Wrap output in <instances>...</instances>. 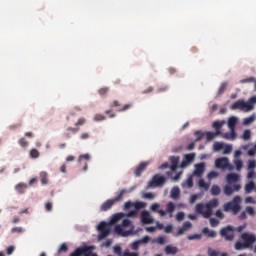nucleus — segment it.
<instances>
[{"instance_id": "obj_1", "label": "nucleus", "mask_w": 256, "mask_h": 256, "mask_svg": "<svg viewBox=\"0 0 256 256\" xmlns=\"http://www.w3.org/2000/svg\"><path fill=\"white\" fill-rule=\"evenodd\" d=\"M215 207H219V200L212 199L206 205L202 203H198L195 207L196 213L199 215H203L204 219H209L211 215H213V209Z\"/></svg>"}, {"instance_id": "obj_2", "label": "nucleus", "mask_w": 256, "mask_h": 256, "mask_svg": "<svg viewBox=\"0 0 256 256\" xmlns=\"http://www.w3.org/2000/svg\"><path fill=\"white\" fill-rule=\"evenodd\" d=\"M256 96L251 97L247 102L245 100H237L231 106V109H240V111H244L245 113H249V111H253L255 109Z\"/></svg>"}, {"instance_id": "obj_3", "label": "nucleus", "mask_w": 256, "mask_h": 256, "mask_svg": "<svg viewBox=\"0 0 256 256\" xmlns=\"http://www.w3.org/2000/svg\"><path fill=\"white\" fill-rule=\"evenodd\" d=\"M223 209L226 213L232 211L234 215H237L241 211V197L235 196L232 201L224 204Z\"/></svg>"}, {"instance_id": "obj_4", "label": "nucleus", "mask_w": 256, "mask_h": 256, "mask_svg": "<svg viewBox=\"0 0 256 256\" xmlns=\"http://www.w3.org/2000/svg\"><path fill=\"white\" fill-rule=\"evenodd\" d=\"M238 121L239 119L234 116L228 119V127L230 129V132L223 134L224 139H229L230 141H235V139H237L235 127L237 126Z\"/></svg>"}, {"instance_id": "obj_5", "label": "nucleus", "mask_w": 256, "mask_h": 256, "mask_svg": "<svg viewBox=\"0 0 256 256\" xmlns=\"http://www.w3.org/2000/svg\"><path fill=\"white\" fill-rule=\"evenodd\" d=\"M131 225V220L129 219H124L122 221V225H116L115 226V233L117 235H120V237H129L133 233V230H125L123 227H129Z\"/></svg>"}, {"instance_id": "obj_6", "label": "nucleus", "mask_w": 256, "mask_h": 256, "mask_svg": "<svg viewBox=\"0 0 256 256\" xmlns=\"http://www.w3.org/2000/svg\"><path fill=\"white\" fill-rule=\"evenodd\" d=\"M125 193H127V189H122L119 194L117 195V197H115L114 199H109L106 202H104L101 205V211H109V209H111V207H113V205H115V203L121 201V199H123V196L125 195Z\"/></svg>"}, {"instance_id": "obj_7", "label": "nucleus", "mask_w": 256, "mask_h": 256, "mask_svg": "<svg viewBox=\"0 0 256 256\" xmlns=\"http://www.w3.org/2000/svg\"><path fill=\"white\" fill-rule=\"evenodd\" d=\"M97 230L99 231L98 241H103V239L109 237V234L111 233V225L107 222H101L97 226Z\"/></svg>"}, {"instance_id": "obj_8", "label": "nucleus", "mask_w": 256, "mask_h": 256, "mask_svg": "<svg viewBox=\"0 0 256 256\" xmlns=\"http://www.w3.org/2000/svg\"><path fill=\"white\" fill-rule=\"evenodd\" d=\"M220 237L225 241H233L235 239V227L228 225L220 230Z\"/></svg>"}, {"instance_id": "obj_9", "label": "nucleus", "mask_w": 256, "mask_h": 256, "mask_svg": "<svg viewBox=\"0 0 256 256\" xmlns=\"http://www.w3.org/2000/svg\"><path fill=\"white\" fill-rule=\"evenodd\" d=\"M166 181L167 179L164 176H161V174H156L152 177L151 181H149L148 188L151 189V187H163Z\"/></svg>"}, {"instance_id": "obj_10", "label": "nucleus", "mask_w": 256, "mask_h": 256, "mask_svg": "<svg viewBox=\"0 0 256 256\" xmlns=\"http://www.w3.org/2000/svg\"><path fill=\"white\" fill-rule=\"evenodd\" d=\"M241 241L247 246V248L253 247V244L256 242L255 234L249 232H244L240 236Z\"/></svg>"}, {"instance_id": "obj_11", "label": "nucleus", "mask_w": 256, "mask_h": 256, "mask_svg": "<svg viewBox=\"0 0 256 256\" xmlns=\"http://www.w3.org/2000/svg\"><path fill=\"white\" fill-rule=\"evenodd\" d=\"M215 166L218 169H227L229 167V159L227 158H218L215 160Z\"/></svg>"}, {"instance_id": "obj_12", "label": "nucleus", "mask_w": 256, "mask_h": 256, "mask_svg": "<svg viewBox=\"0 0 256 256\" xmlns=\"http://www.w3.org/2000/svg\"><path fill=\"white\" fill-rule=\"evenodd\" d=\"M141 221L144 225H151L153 223V218H151L149 211L144 210L141 212Z\"/></svg>"}, {"instance_id": "obj_13", "label": "nucleus", "mask_w": 256, "mask_h": 256, "mask_svg": "<svg viewBox=\"0 0 256 256\" xmlns=\"http://www.w3.org/2000/svg\"><path fill=\"white\" fill-rule=\"evenodd\" d=\"M235 191H241V184H235L233 187L230 185L224 186V193L228 196H230L232 193H235Z\"/></svg>"}, {"instance_id": "obj_14", "label": "nucleus", "mask_w": 256, "mask_h": 256, "mask_svg": "<svg viewBox=\"0 0 256 256\" xmlns=\"http://www.w3.org/2000/svg\"><path fill=\"white\" fill-rule=\"evenodd\" d=\"M191 227H193V224H191V222H184L182 227L178 229L177 233L175 234V237H181V235H184L185 231H188V229H191Z\"/></svg>"}, {"instance_id": "obj_15", "label": "nucleus", "mask_w": 256, "mask_h": 256, "mask_svg": "<svg viewBox=\"0 0 256 256\" xmlns=\"http://www.w3.org/2000/svg\"><path fill=\"white\" fill-rule=\"evenodd\" d=\"M87 123V120L85 118H79L77 122L75 123V128L73 127H68L67 131H71L72 133H78L79 127L85 125Z\"/></svg>"}, {"instance_id": "obj_16", "label": "nucleus", "mask_w": 256, "mask_h": 256, "mask_svg": "<svg viewBox=\"0 0 256 256\" xmlns=\"http://www.w3.org/2000/svg\"><path fill=\"white\" fill-rule=\"evenodd\" d=\"M193 161H195V154H193V153L186 154L181 163V167H188V165H191V163H193Z\"/></svg>"}, {"instance_id": "obj_17", "label": "nucleus", "mask_w": 256, "mask_h": 256, "mask_svg": "<svg viewBox=\"0 0 256 256\" xmlns=\"http://www.w3.org/2000/svg\"><path fill=\"white\" fill-rule=\"evenodd\" d=\"M203 173H205V163L201 162L199 164H196L195 170H194V175H196V177H201V175H203Z\"/></svg>"}, {"instance_id": "obj_18", "label": "nucleus", "mask_w": 256, "mask_h": 256, "mask_svg": "<svg viewBox=\"0 0 256 256\" xmlns=\"http://www.w3.org/2000/svg\"><path fill=\"white\" fill-rule=\"evenodd\" d=\"M147 165H149V162H141L138 167H136L135 169V175L136 177H141V174L143 173V171H145V169H147Z\"/></svg>"}, {"instance_id": "obj_19", "label": "nucleus", "mask_w": 256, "mask_h": 256, "mask_svg": "<svg viewBox=\"0 0 256 256\" xmlns=\"http://www.w3.org/2000/svg\"><path fill=\"white\" fill-rule=\"evenodd\" d=\"M164 251L166 255H177V253H179V248L173 245H167Z\"/></svg>"}, {"instance_id": "obj_20", "label": "nucleus", "mask_w": 256, "mask_h": 256, "mask_svg": "<svg viewBox=\"0 0 256 256\" xmlns=\"http://www.w3.org/2000/svg\"><path fill=\"white\" fill-rule=\"evenodd\" d=\"M226 181L229 185L232 183H237V181H239V175L236 173H229L226 176Z\"/></svg>"}, {"instance_id": "obj_21", "label": "nucleus", "mask_w": 256, "mask_h": 256, "mask_svg": "<svg viewBox=\"0 0 256 256\" xmlns=\"http://www.w3.org/2000/svg\"><path fill=\"white\" fill-rule=\"evenodd\" d=\"M170 163H171V166H170L171 171H177V167H179V157L171 156Z\"/></svg>"}, {"instance_id": "obj_22", "label": "nucleus", "mask_w": 256, "mask_h": 256, "mask_svg": "<svg viewBox=\"0 0 256 256\" xmlns=\"http://www.w3.org/2000/svg\"><path fill=\"white\" fill-rule=\"evenodd\" d=\"M80 251L84 256H91V254L93 253V246L80 247Z\"/></svg>"}, {"instance_id": "obj_23", "label": "nucleus", "mask_w": 256, "mask_h": 256, "mask_svg": "<svg viewBox=\"0 0 256 256\" xmlns=\"http://www.w3.org/2000/svg\"><path fill=\"white\" fill-rule=\"evenodd\" d=\"M29 186L25 183H18L16 186H15V189L17 191V193H19L20 195H23V193H25V190L28 188Z\"/></svg>"}, {"instance_id": "obj_24", "label": "nucleus", "mask_w": 256, "mask_h": 256, "mask_svg": "<svg viewBox=\"0 0 256 256\" xmlns=\"http://www.w3.org/2000/svg\"><path fill=\"white\" fill-rule=\"evenodd\" d=\"M180 195H181V190L179 189V187H177V186L173 187L170 192V197L172 199H179Z\"/></svg>"}, {"instance_id": "obj_25", "label": "nucleus", "mask_w": 256, "mask_h": 256, "mask_svg": "<svg viewBox=\"0 0 256 256\" xmlns=\"http://www.w3.org/2000/svg\"><path fill=\"white\" fill-rule=\"evenodd\" d=\"M202 233H204V235H207L211 239H215V237H217V232H215V230H210L207 227L203 228Z\"/></svg>"}, {"instance_id": "obj_26", "label": "nucleus", "mask_w": 256, "mask_h": 256, "mask_svg": "<svg viewBox=\"0 0 256 256\" xmlns=\"http://www.w3.org/2000/svg\"><path fill=\"white\" fill-rule=\"evenodd\" d=\"M183 188L191 189L193 187V177H188L183 183H182Z\"/></svg>"}, {"instance_id": "obj_27", "label": "nucleus", "mask_w": 256, "mask_h": 256, "mask_svg": "<svg viewBox=\"0 0 256 256\" xmlns=\"http://www.w3.org/2000/svg\"><path fill=\"white\" fill-rule=\"evenodd\" d=\"M40 181L42 185H47V183H49V174H47V172H41Z\"/></svg>"}, {"instance_id": "obj_28", "label": "nucleus", "mask_w": 256, "mask_h": 256, "mask_svg": "<svg viewBox=\"0 0 256 256\" xmlns=\"http://www.w3.org/2000/svg\"><path fill=\"white\" fill-rule=\"evenodd\" d=\"M123 217H125V213H117L115 214L112 219H111V223H118L119 221H121V219H123Z\"/></svg>"}, {"instance_id": "obj_29", "label": "nucleus", "mask_w": 256, "mask_h": 256, "mask_svg": "<svg viewBox=\"0 0 256 256\" xmlns=\"http://www.w3.org/2000/svg\"><path fill=\"white\" fill-rule=\"evenodd\" d=\"M210 193L215 197H217V195H221V187H219L218 185H213L210 190Z\"/></svg>"}, {"instance_id": "obj_30", "label": "nucleus", "mask_w": 256, "mask_h": 256, "mask_svg": "<svg viewBox=\"0 0 256 256\" xmlns=\"http://www.w3.org/2000/svg\"><path fill=\"white\" fill-rule=\"evenodd\" d=\"M253 189H255V182L250 181L245 185V193H252Z\"/></svg>"}, {"instance_id": "obj_31", "label": "nucleus", "mask_w": 256, "mask_h": 256, "mask_svg": "<svg viewBox=\"0 0 256 256\" xmlns=\"http://www.w3.org/2000/svg\"><path fill=\"white\" fill-rule=\"evenodd\" d=\"M205 135L207 141H213L219 135V132H206Z\"/></svg>"}, {"instance_id": "obj_32", "label": "nucleus", "mask_w": 256, "mask_h": 256, "mask_svg": "<svg viewBox=\"0 0 256 256\" xmlns=\"http://www.w3.org/2000/svg\"><path fill=\"white\" fill-rule=\"evenodd\" d=\"M133 207L136 209V211H139V209H145L147 207V204L145 202H134Z\"/></svg>"}, {"instance_id": "obj_33", "label": "nucleus", "mask_w": 256, "mask_h": 256, "mask_svg": "<svg viewBox=\"0 0 256 256\" xmlns=\"http://www.w3.org/2000/svg\"><path fill=\"white\" fill-rule=\"evenodd\" d=\"M235 249L236 251H243V249H249L245 244L244 242H236L235 243Z\"/></svg>"}, {"instance_id": "obj_34", "label": "nucleus", "mask_w": 256, "mask_h": 256, "mask_svg": "<svg viewBox=\"0 0 256 256\" xmlns=\"http://www.w3.org/2000/svg\"><path fill=\"white\" fill-rule=\"evenodd\" d=\"M213 127H214L216 133H218V135H221V127H223V123L216 121L213 123Z\"/></svg>"}, {"instance_id": "obj_35", "label": "nucleus", "mask_w": 256, "mask_h": 256, "mask_svg": "<svg viewBox=\"0 0 256 256\" xmlns=\"http://www.w3.org/2000/svg\"><path fill=\"white\" fill-rule=\"evenodd\" d=\"M227 82H223L219 89H218V95H223V93H225V91L227 90Z\"/></svg>"}, {"instance_id": "obj_36", "label": "nucleus", "mask_w": 256, "mask_h": 256, "mask_svg": "<svg viewBox=\"0 0 256 256\" xmlns=\"http://www.w3.org/2000/svg\"><path fill=\"white\" fill-rule=\"evenodd\" d=\"M194 135H195V137H196V139H195V142H196V143L199 142V141H201V139H203V137H205V133H203V132H201V131H196V132L194 133Z\"/></svg>"}, {"instance_id": "obj_37", "label": "nucleus", "mask_w": 256, "mask_h": 256, "mask_svg": "<svg viewBox=\"0 0 256 256\" xmlns=\"http://www.w3.org/2000/svg\"><path fill=\"white\" fill-rule=\"evenodd\" d=\"M39 155H40L39 150H37L35 148L30 150L31 159H38Z\"/></svg>"}, {"instance_id": "obj_38", "label": "nucleus", "mask_w": 256, "mask_h": 256, "mask_svg": "<svg viewBox=\"0 0 256 256\" xmlns=\"http://www.w3.org/2000/svg\"><path fill=\"white\" fill-rule=\"evenodd\" d=\"M255 121V116H249L247 118H244L243 125H251Z\"/></svg>"}, {"instance_id": "obj_39", "label": "nucleus", "mask_w": 256, "mask_h": 256, "mask_svg": "<svg viewBox=\"0 0 256 256\" xmlns=\"http://www.w3.org/2000/svg\"><path fill=\"white\" fill-rule=\"evenodd\" d=\"M199 187H201L202 189H205V191H207L209 189V184H207L205 182V180L200 179L198 182Z\"/></svg>"}, {"instance_id": "obj_40", "label": "nucleus", "mask_w": 256, "mask_h": 256, "mask_svg": "<svg viewBox=\"0 0 256 256\" xmlns=\"http://www.w3.org/2000/svg\"><path fill=\"white\" fill-rule=\"evenodd\" d=\"M245 211L248 215H250L251 217H255V208L251 207V206H247L245 208Z\"/></svg>"}, {"instance_id": "obj_41", "label": "nucleus", "mask_w": 256, "mask_h": 256, "mask_svg": "<svg viewBox=\"0 0 256 256\" xmlns=\"http://www.w3.org/2000/svg\"><path fill=\"white\" fill-rule=\"evenodd\" d=\"M67 251H69V247L65 243L58 248V253H67Z\"/></svg>"}, {"instance_id": "obj_42", "label": "nucleus", "mask_w": 256, "mask_h": 256, "mask_svg": "<svg viewBox=\"0 0 256 256\" xmlns=\"http://www.w3.org/2000/svg\"><path fill=\"white\" fill-rule=\"evenodd\" d=\"M242 139H244V141H249L251 139V130H245Z\"/></svg>"}, {"instance_id": "obj_43", "label": "nucleus", "mask_w": 256, "mask_h": 256, "mask_svg": "<svg viewBox=\"0 0 256 256\" xmlns=\"http://www.w3.org/2000/svg\"><path fill=\"white\" fill-rule=\"evenodd\" d=\"M234 165L236 167V169L239 171L240 169H243V161H241L240 159H235L234 160Z\"/></svg>"}, {"instance_id": "obj_44", "label": "nucleus", "mask_w": 256, "mask_h": 256, "mask_svg": "<svg viewBox=\"0 0 256 256\" xmlns=\"http://www.w3.org/2000/svg\"><path fill=\"white\" fill-rule=\"evenodd\" d=\"M173 211H175V204H173V202H169L167 204L166 213H173Z\"/></svg>"}, {"instance_id": "obj_45", "label": "nucleus", "mask_w": 256, "mask_h": 256, "mask_svg": "<svg viewBox=\"0 0 256 256\" xmlns=\"http://www.w3.org/2000/svg\"><path fill=\"white\" fill-rule=\"evenodd\" d=\"M213 149L214 151H221V149H223V143L215 142L213 144Z\"/></svg>"}, {"instance_id": "obj_46", "label": "nucleus", "mask_w": 256, "mask_h": 256, "mask_svg": "<svg viewBox=\"0 0 256 256\" xmlns=\"http://www.w3.org/2000/svg\"><path fill=\"white\" fill-rule=\"evenodd\" d=\"M140 245H141V242H139V240H138V241H135V242L132 243L131 249H132L133 251H139V246H140Z\"/></svg>"}, {"instance_id": "obj_47", "label": "nucleus", "mask_w": 256, "mask_h": 256, "mask_svg": "<svg viewBox=\"0 0 256 256\" xmlns=\"http://www.w3.org/2000/svg\"><path fill=\"white\" fill-rule=\"evenodd\" d=\"M99 95L103 96V95H107V93H109V87H103L100 88L98 90Z\"/></svg>"}, {"instance_id": "obj_48", "label": "nucleus", "mask_w": 256, "mask_h": 256, "mask_svg": "<svg viewBox=\"0 0 256 256\" xmlns=\"http://www.w3.org/2000/svg\"><path fill=\"white\" fill-rule=\"evenodd\" d=\"M83 159H85V161H89V159H91V155H89V154L80 155L79 159H78L79 163H81V161H83Z\"/></svg>"}, {"instance_id": "obj_49", "label": "nucleus", "mask_w": 256, "mask_h": 256, "mask_svg": "<svg viewBox=\"0 0 256 256\" xmlns=\"http://www.w3.org/2000/svg\"><path fill=\"white\" fill-rule=\"evenodd\" d=\"M144 199H149L150 201L155 199V194L151 193V192H147V193H144L143 195Z\"/></svg>"}, {"instance_id": "obj_50", "label": "nucleus", "mask_w": 256, "mask_h": 256, "mask_svg": "<svg viewBox=\"0 0 256 256\" xmlns=\"http://www.w3.org/2000/svg\"><path fill=\"white\" fill-rule=\"evenodd\" d=\"M44 207H45V211H47V212L53 211V203H51V202H46Z\"/></svg>"}, {"instance_id": "obj_51", "label": "nucleus", "mask_w": 256, "mask_h": 256, "mask_svg": "<svg viewBox=\"0 0 256 256\" xmlns=\"http://www.w3.org/2000/svg\"><path fill=\"white\" fill-rule=\"evenodd\" d=\"M155 243H158V245H165V237L164 236H159L156 240Z\"/></svg>"}, {"instance_id": "obj_52", "label": "nucleus", "mask_w": 256, "mask_h": 256, "mask_svg": "<svg viewBox=\"0 0 256 256\" xmlns=\"http://www.w3.org/2000/svg\"><path fill=\"white\" fill-rule=\"evenodd\" d=\"M18 143L21 147H27V145H29V142H27L25 138H20Z\"/></svg>"}, {"instance_id": "obj_53", "label": "nucleus", "mask_w": 256, "mask_h": 256, "mask_svg": "<svg viewBox=\"0 0 256 256\" xmlns=\"http://www.w3.org/2000/svg\"><path fill=\"white\" fill-rule=\"evenodd\" d=\"M185 219V213L183 212H178L176 214V221H183Z\"/></svg>"}, {"instance_id": "obj_54", "label": "nucleus", "mask_w": 256, "mask_h": 256, "mask_svg": "<svg viewBox=\"0 0 256 256\" xmlns=\"http://www.w3.org/2000/svg\"><path fill=\"white\" fill-rule=\"evenodd\" d=\"M240 83H255V78L254 77H249L246 79L240 80Z\"/></svg>"}, {"instance_id": "obj_55", "label": "nucleus", "mask_w": 256, "mask_h": 256, "mask_svg": "<svg viewBox=\"0 0 256 256\" xmlns=\"http://www.w3.org/2000/svg\"><path fill=\"white\" fill-rule=\"evenodd\" d=\"M256 167V162L255 160H249L248 162V170H252Z\"/></svg>"}, {"instance_id": "obj_56", "label": "nucleus", "mask_w": 256, "mask_h": 256, "mask_svg": "<svg viewBox=\"0 0 256 256\" xmlns=\"http://www.w3.org/2000/svg\"><path fill=\"white\" fill-rule=\"evenodd\" d=\"M94 121H105V116L103 114H96L94 116Z\"/></svg>"}, {"instance_id": "obj_57", "label": "nucleus", "mask_w": 256, "mask_h": 256, "mask_svg": "<svg viewBox=\"0 0 256 256\" xmlns=\"http://www.w3.org/2000/svg\"><path fill=\"white\" fill-rule=\"evenodd\" d=\"M169 89L168 86H160L157 90L156 93H165Z\"/></svg>"}, {"instance_id": "obj_58", "label": "nucleus", "mask_w": 256, "mask_h": 256, "mask_svg": "<svg viewBox=\"0 0 256 256\" xmlns=\"http://www.w3.org/2000/svg\"><path fill=\"white\" fill-rule=\"evenodd\" d=\"M120 256H139V253L137 252H129V251H125L122 255Z\"/></svg>"}, {"instance_id": "obj_59", "label": "nucleus", "mask_w": 256, "mask_h": 256, "mask_svg": "<svg viewBox=\"0 0 256 256\" xmlns=\"http://www.w3.org/2000/svg\"><path fill=\"white\" fill-rule=\"evenodd\" d=\"M83 255L81 252V247L77 248L76 251L72 252L69 256H81Z\"/></svg>"}, {"instance_id": "obj_60", "label": "nucleus", "mask_w": 256, "mask_h": 256, "mask_svg": "<svg viewBox=\"0 0 256 256\" xmlns=\"http://www.w3.org/2000/svg\"><path fill=\"white\" fill-rule=\"evenodd\" d=\"M23 227H14L11 229V233H23Z\"/></svg>"}, {"instance_id": "obj_61", "label": "nucleus", "mask_w": 256, "mask_h": 256, "mask_svg": "<svg viewBox=\"0 0 256 256\" xmlns=\"http://www.w3.org/2000/svg\"><path fill=\"white\" fill-rule=\"evenodd\" d=\"M210 225L211 227H217V225H219V220L215 218H210Z\"/></svg>"}, {"instance_id": "obj_62", "label": "nucleus", "mask_w": 256, "mask_h": 256, "mask_svg": "<svg viewBox=\"0 0 256 256\" xmlns=\"http://www.w3.org/2000/svg\"><path fill=\"white\" fill-rule=\"evenodd\" d=\"M215 177H219V173L215 171H211L210 173H208V179H215Z\"/></svg>"}, {"instance_id": "obj_63", "label": "nucleus", "mask_w": 256, "mask_h": 256, "mask_svg": "<svg viewBox=\"0 0 256 256\" xmlns=\"http://www.w3.org/2000/svg\"><path fill=\"white\" fill-rule=\"evenodd\" d=\"M159 207H161V205H159L158 203H154L151 205L150 209L151 211H154L157 213V211L159 210Z\"/></svg>"}, {"instance_id": "obj_64", "label": "nucleus", "mask_w": 256, "mask_h": 256, "mask_svg": "<svg viewBox=\"0 0 256 256\" xmlns=\"http://www.w3.org/2000/svg\"><path fill=\"white\" fill-rule=\"evenodd\" d=\"M208 255L209 256H219V252H217V250H211V248H209Z\"/></svg>"}]
</instances>
